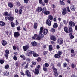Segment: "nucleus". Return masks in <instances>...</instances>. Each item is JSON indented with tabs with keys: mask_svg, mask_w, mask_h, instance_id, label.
<instances>
[{
	"mask_svg": "<svg viewBox=\"0 0 77 77\" xmlns=\"http://www.w3.org/2000/svg\"><path fill=\"white\" fill-rule=\"evenodd\" d=\"M71 66L72 68H74V67H75V65L74 64H72L71 65Z\"/></svg>",
	"mask_w": 77,
	"mask_h": 77,
	"instance_id": "55",
	"label": "nucleus"
},
{
	"mask_svg": "<svg viewBox=\"0 0 77 77\" xmlns=\"http://www.w3.org/2000/svg\"><path fill=\"white\" fill-rule=\"evenodd\" d=\"M34 26V28L35 29H36V28H37V23H35Z\"/></svg>",
	"mask_w": 77,
	"mask_h": 77,
	"instance_id": "44",
	"label": "nucleus"
},
{
	"mask_svg": "<svg viewBox=\"0 0 77 77\" xmlns=\"http://www.w3.org/2000/svg\"><path fill=\"white\" fill-rule=\"evenodd\" d=\"M9 67V64H7V65H5V69H8Z\"/></svg>",
	"mask_w": 77,
	"mask_h": 77,
	"instance_id": "40",
	"label": "nucleus"
},
{
	"mask_svg": "<svg viewBox=\"0 0 77 77\" xmlns=\"http://www.w3.org/2000/svg\"><path fill=\"white\" fill-rule=\"evenodd\" d=\"M25 3H29V0H24Z\"/></svg>",
	"mask_w": 77,
	"mask_h": 77,
	"instance_id": "53",
	"label": "nucleus"
},
{
	"mask_svg": "<svg viewBox=\"0 0 77 77\" xmlns=\"http://www.w3.org/2000/svg\"><path fill=\"white\" fill-rule=\"evenodd\" d=\"M13 59L14 60H17L18 59L17 57V56H16V55L14 56Z\"/></svg>",
	"mask_w": 77,
	"mask_h": 77,
	"instance_id": "36",
	"label": "nucleus"
},
{
	"mask_svg": "<svg viewBox=\"0 0 77 77\" xmlns=\"http://www.w3.org/2000/svg\"><path fill=\"white\" fill-rule=\"evenodd\" d=\"M63 42V40L62 39H59L57 40V43L59 45H62Z\"/></svg>",
	"mask_w": 77,
	"mask_h": 77,
	"instance_id": "5",
	"label": "nucleus"
},
{
	"mask_svg": "<svg viewBox=\"0 0 77 77\" xmlns=\"http://www.w3.org/2000/svg\"><path fill=\"white\" fill-rule=\"evenodd\" d=\"M44 14H45V15H48L50 14V12L48 11H46L45 13H44Z\"/></svg>",
	"mask_w": 77,
	"mask_h": 77,
	"instance_id": "45",
	"label": "nucleus"
},
{
	"mask_svg": "<svg viewBox=\"0 0 77 77\" xmlns=\"http://www.w3.org/2000/svg\"><path fill=\"white\" fill-rule=\"evenodd\" d=\"M70 35V38L71 39H74V37L73 36V35H72V33H70L69 34Z\"/></svg>",
	"mask_w": 77,
	"mask_h": 77,
	"instance_id": "41",
	"label": "nucleus"
},
{
	"mask_svg": "<svg viewBox=\"0 0 77 77\" xmlns=\"http://www.w3.org/2000/svg\"><path fill=\"white\" fill-rule=\"evenodd\" d=\"M64 31L66 33H69L68 30V27H66L64 28Z\"/></svg>",
	"mask_w": 77,
	"mask_h": 77,
	"instance_id": "26",
	"label": "nucleus"
},
{
	"mask_svg": "<svg viewBox=\"0 0 77 77\" xmlns=\"http://www.w3.org/2000/svg\"><path fill=\"white\" fill-rule=\"evenodd\" d=\"M63 66L64 68H66V67H67V66H68V64L66 63L65 62L63 64Z\"/></svg>",
	"mask_w": 77,
	"mask_h": 77,
	"instance_id": "35",
	"label": "nucleus"
},
{
	"mask_svg": "<svg viewBox=\"0 0 77 77\" xmlns=\"http://www.w3.org/2000/svg\"><path fill=\"white\" fill-rule=\"evenodd\" d=\"M26 60L28 62H30V59L29 58L26 59Z\"/></svg>",
	"mask_w": 77,
	"mask_h": 77,
	"instance_id": "48",
	"label": "nucleus"
},
{
	"mask_svg": "<svg viewBox=\"0 0 77 77\" xmlns=\"http://www.w3.org/2000/svg\"><path fill=\"white\" fill-rule=\"evenodd\" d=\"M69 24L70 27H74L75 26V23L72 21H71L69 22Z\"/></svg>",
	"mask_w": 77,
	"mask_h": 77,
	"instance_id": "7",
	"label": "nucleus"
},
{
	"mask_svg": "<svg viewBox=\"0 0 77 77\" xmlns=\"http://www.w3.org/2000/svg\"><path fill=\"white\" fill-rule=\"evenodd\" d=\"M52 69H53V72H54V76L55 77H57L59 75V73H57V69L55 68L54 66H53L52 68Z\"/></svg>",
	"mask_w": 77,
	"mask_h": 77,
	"instance_id": "1",
	"label": "nucleus"
},
{
	"mask_svg": "<svg viewBox=\"0 0 77 77\" xmlns=\"http://www.w3.org/2000/svg\"><path fill=\"white\" fill-rule=\"evenodd\" d=\"M48 19L50 20H53V16L51 15H49L48 17Z\"/></svg>",
	"mask_w": 77,
	"mask_h": 77,
	"instance_id": "24",
	"label": "nucleus"
},
{
	"mask_svg": "<svg viewBox=\"0 0 77 77\" xmlns=\"http://www.w3.org/2000/svg\"><path fill=\"white\" fill-rule=\"evenodd\" d=\"M15 13H18V10L17 9H16L15 10Z\"/></svg>",
	"mask_w": 77,
	"mask_h": 77,
	"instance_id": "60",
	"label": "nucleus"
},
{
	"mask_svg": "<svg viewBox=\"0 0 77 77\" xmlns=\"http://www.w3.org/2000/svg\"><path fill=\"white\" fill-rule=\"evenodd\" d=\"M31 63L32 65H31L30 66L31 67V68H33V65L34 66H35L36 65V62H35L33 61Z\"/></svg>",
	"mask_w": 77,
	"mask_h": 77,
	"instance_id": "9",
	"label": "nucleus"
},
{
	"mask_svg": "<svg viewBox=\"0 0 77 77\" xmlns=\"http://www.w3.org/2000/svg\"><path fill=\"white\" fill-rule=\"evenodd\" d=\"M55 29H54V28H52L51 29V32H53V33H54V32H55Z\"/></svg>",
	"mask_w": 77,
	"mask_h": 77,
	"instance_id": "38",
	"label": "nucleus"
},
{
	"mask_svg": "<svg viewBox=\"0 0 77 77\" xmlns=\"http://www.w3.org/2000/svg\"><path fill=\"white\" fill-rule=\"evenodd\" d=\"M2 44L3 46H6L7 45V42L5 40H2Z\"/></svg>",
	"mask_w": 77,
	"mask_h": 77,
	"instance_id": "8",
	"label": "nucleus"
},
{
	"mask_svg": "<svg viewBox=\"0 0 77 77\" xmlns=\"http://www.w3.org/2000/svg\"><path fill=\"white\" fill-rule=\"evenodd\" d=\"M50 38L51 39H56V37L54 35H50Z\"/></svg>",
	"mask_w": 77,
	"mask_h": 77,
	"instance_id": "39",
	"label": "nucleus"
},
{
	"mask_svg": "<svg viewBox=\"0 0 77 77\" xmlns=\"http://www.w3.org/2000/svg\"><path fill=\"white\" fill-rule=\"evenodd\" d=\"M53 48L52 45H50L49 46V51H51L53 50Z\"/></svg>",
	"mask_w": 77,
	"mask_h": 77,
	"instance_id": "25",
	"label": "nucleus"
},
{
	"mask_svg": "<svg viewBox=\"0 0 77 77\" xmlns=\"http://www.w3.org/2000/svg\"><path fill=\"white\" fill-rule=\"evenodd\" d=\"M36 60L38 62H41V58L40 57H38L36 59Z\"/></svg>",
	"mask_w": 77,
	"mask_h": 77,
	"instance_id": "30",
	"label": "nucleus"
},
{
	"mask_svg": "<svg viewBox=\"0 0 77 77\" xmlns=\"http://www.w3.org/2000/svg\"><path fill=\"white\" fill-rule=\"evenodd\" d=\"M21 14H22V10L20 9L19 10V15H21Z\"/></svg>",
	"mask_w": 77,
	"mask_h": 77,
	"instance_id": "47",
	"label": "nucleus"
},
{
	"mask_svg": "<svg viewBox=\"0 0 77 77\" xmlns=\"http://www.w3.org/2000/svg\"><path fill=\"white\" fill-rule=\"evenodd\" d=\"M8 20H10V21H12L13 20H14V17L12 16H10V17H8Z\"/></svg>",
	"mask_w": 77,
	"mask_h": 77,
	"instance_id": "20",
	"label": "nucleus"
},
{
	"mask_svg": "<svg viewBox=\"0 0 77 77\" xmlns=\"http://www.w3.org/2000/svg\"><path fill=\"white\" fill-rule=\"evenodd\" d=\"M67 12V10L66 8H64L63 10V11L62 12V15H65L66 14V13Z\"/></svg>",
	"mask_w": 77,
	"mask_h": 77,
	"instance_id": "12",
	"label": "nucleus"
},
{
	"mask_svg": "<svg viewBox=\"0 0 77 77\" xmlns=\"http://www.w3.org/2000/svg\"><path fill=\"white\" fill-rule=\"evenodd\" d=\"M75 54H71V57H74L75 56Z\"/></svg>",
	"mask_w": 77,
	"mask_h": 77,
	"instance_id": "52",
	"label": "nucleus"
},
{
	"mask_svg": "<svg viewBox=\"0 0 77 77\" xmlns=\"http://www.w3.org/2000/svg\"><path fill=\"white\" fill-rule=\"evenodd\" d=\"M44 66L46 68H48L49 66V64L47 63H45L44 64Z\"/></svg>",
	"mask_w": 77,
	"mask_h": 77,
	"instance_id": "37",
	"label": "nucleus"
},
{
	"mask_svg": "<svg viewBox=\"0 0 77 77\" xmlns=\"http://www.w3.org/2000/svg\"><path fill=\"white\" fill-rule=\"evenodd\" d=\"M28 66H29V64H28V63H27L26 65L25 66V68H28Z\"/></svg>",
	"mask_w": 77,
	"mask_h": 77,
	"instance_id": "54",
	"label": "nucleus"
},
{
	"mask_svg": "<svg viewBox=\"0 0 77 77\" xmlns=\"http://www.w3.org/2000/svg\"><path fill=\"white\" fill-rule=\"evenodd\" d=\"M60 5H65V3H64V2H63V1H60Z\"/></svg>",
	"mask_w": 77,
	"mask_h": 77,
	"instance_id": "46",
	"label": "nucleus"
},
{
	"mask_svg": "<svg viewBox=\"0 0 77 77\" xmlns=\"http://www.w3.org/2000/svg\"><path fill=\"white\" fill-rule=\"evenodd\" d=\"M47 9H46V8H44L43 9V13H45Z\"/></svg>",
	"mask_w": 77,
	"mask_h": 77,
	"instance_id": "42",
	"label": "nucleus"
},
{
	"mask_svg": "<svg viewBox=\"0 0 77 77\" xmlns=\"http://www.w3.org/2000/svg\"><path fill=\"white\" fill-rule=\"evenodd\" d=\"M5 23L3 22L0 21V26H5Z\"/></svg>",
	"mask_w": 77,
	"mask_h": 77,
	"instance_id": "28",
	"label": "nucleus"
},
{
	"mask_svg": "<svg viewBox=\"0 0 77 77\" xmlns=\"http://www.w3.org/2000/svg\"><path fill=\"white\" fill-rule=\"evenodd\" d=\"M36 39H41V36L40 35L37 36Z\"/></svg>",
	"mask_w": 77,
	"mask_h": 77,
	"instance_id": "63",
	"label": "nucleus"
},
{
	"mask_svg": "<svg viewBox=\"0 0 77 77\" xmlns=\"http://www.w3.org/2000/svg\"><path fill=\"white\" fill-rule=\"evenodd\" d=\"M35 74H39V69H35Z\"/></svg>",
	"mask_w": 77,
	"mask_h": 77,
	"instance_id": "15",
	"label": "nucleus"
},
{
	"mask_svg": "<svg viewBox=\"0 0 77 77\" xmlns=\"http://www.w3.org/2000/svg\"><path fill=\"white\" fill-rule=\"evenodd\" d=\"M33 52H34L32 54L34 57H37L38 56H39V54H36V53L35 52H35H34V51H33Z\"/></svg>",
	"mask_w": 77,
	"mask_h": 77,
	"instance_id": "22",
	"label": "nucleus"
},
{
	"mask_svg": "<svg viewBox=\"0 0 77 77\" xmlns=\"http://www.w3.org/2000/svg\"><path fill=\"white\" fill-rule=\"evenodd\" d=\"M47 51H45L43 52V55H45H45L47 54Z\"/></svg>",
	"mask_w": 77,
	"mask_h": 77,
	"instance_id": "49",
	"label": "nucleus"
},
{
	"mask_svg": "<svg viewBox=\"0 0 77 77\" xmlns=\"http://www.w3.org/2000/svg\"><path fill=\"white\" fill-rule=\"evenodd\" d=\"M23 48L24 51H27V49L26 48V46H23Z\"/></svg>",
	"mask_w": 77,
	"mask_h": 77,
	"instance_id": "34",
	"label": "nucleus"
},
{
	"mask_svg": "<svg viewBox=\"0 0 77 77\" xmlns=\"http://www.w3.org/2000/svg\"><path fill=\"white\" fill-rule=\"evenodd\" d=\"M43 69L44 71H47V68L46 67H43Z\"/></svg>",
	"mask_w": 77,
	"mask_h": 77,
	"instance_id": "43",
	"label": "nucleus"
},
{
	"mask_svg": "<svg viewBox=\"0 0 77 77\" xmlns=\"http://www.w3.org/2000/svg\"><path fill=\"white\" fill-rule=\"evenodd\" d=\"M53 20L54 21H56V17H54Z\"/></svg>",
	"mask_w": 77,
	"mask_h": 77,
	"instance_id": "59",
	"label": "nucleus"
},
{
	"mask_svg": "<svg viewBox=\"0 0 77 77\" xmlns=\"http://www.w3.org/2000/svg\"><path fill=\"white\" fill-rule=\"evenodd\" d=\"M26 48L27 49H29V45H27L26 46Z\"/></svg>",
	"mask_w": 77,
	"mask_h": 77,
	"instance_id": "62",
	"label": "nucleus"
},
{
	"mask_svg": "<svg viewBox=\"0 0 77 77\" xmlns=\"http://www.w3.org/2000/svg\"><path fill=\"white\" fill-rule=\"evenodd\" d=\"M71 53H74V49H72L71 51Z\"/></svg>",
	"mask_w": 77,
	"mask_h": 77,
	"instance_id": "61",
	"label": "nucleus"
},
{
	"mask_svg": "<svg viewBox=\"0 0 77 77\" xmlns=\"http://www.w3.org/2000/svg\"><path fill=\"white\" fill-rule=\"evenodd\" d=\"M25 74L28 76L29 77H31V74H30V72L28 70H27L25 71Z\"/></svg>",
	"mask_w": 77,
	"mask_h": 77,
	"instance_id": "6",
	"label": "nucleus"
},
{
	"mask_svg": "<svg viewBox=\"0 0 77 77\" xmlns=\"http://www.w3.org/2000/svg\"><path fill=\"white\" fill-rule=\"evenodd\" d=\"M40 30L39 32L40 34H42V32H43V30H44V28H43V27H41Z\"/></svg>",
	"mask_w": 77,
	"mask_h": 77,
	"instance_id": "23",
	"label": "nucleus"
},
{
	"mask_svg": "<svg viewBox=\"0 0 77 77\" xmlns=\"http://www.w3.org/2000/svg\"><path fill=\"white\" fill-rule=\"evenodd\" d=\"M16 66H18V62H16L15 63Z\"/></svg>",
	"mask_w": 77,
	"mask_h": 77,
	"instance_id": "64",
	"label": "nucleus"
},
{
	"mask_svg": "<svg viewBox=\"0 0 77 77\" xmlns=\"http://www.w3.org/2000/svg\"><path fill=\"white\" fill-rule=\"evenodd\" d=\"M72 28L71 26H70L69 28L68 32L69 33H72Z\"/></svg>",
	"mask_w": 77,
	"mask_h": 77,
	"instance_id": "16",
	"label": "nucleus"
},
{
	"mask_svg": "<svg viewBox=\"0 0 77 77\" xmlns=\"http://www.w3.org/2000/svg\"><path fill=\"white\" fill-rule=\"evenodd\" d=\"M36 11L38 12H41L42 11V8L41 7H38L37 8Z\"/></svg>",
	"mask_w": 77,
	"mask_h": 77,
	"instance_id": "11",
	"label": "nucleus"
},
{
	"mask_svg": "<svg viewBox=\"0 0 77 77\" xmlns=\"http://www.w3.org/2000/svg\"><path fill=\"white\" fill-rule=\"evenodd\" d=\"M48 33V30L47 29H45L43 30V34L44 35H47Z\"/></svg>",
	"mask_w": 77,
	"mask_h": 77,
	"instance_id": "17",
	"label": "nucleus"
},
{
	"mask_svg": "<svg viewBox=\"0 0 77 77\" xmlns=\"http://www.w3.org/2000/svg\"><path fill=\"white\" fill-rule=\"evenodd\" d=\"M58 27V25L56 23H55L53 25V28H54L56 29V28H57V27Z\"/></svg>",
	"mask_w": 77,
	"mask_h": 77,
	"instance_id": "19",
	"label": "nucleus"
},
{
	"mask_svg": "<svg viewBox=\"0 0 77 77\" xmlns=\"http://www.w3.org/2000/svg\"><path fill=\"white\" fill-rule=\"evenodd\" d=\"M33 51L29 50L27 51V53L26 54V55L27 56H30L31 55L33 54Z\"/></svg>",
	"mask_w": 77,
	"mask_h": 77,
	"instance_id": "2",
	"label": "nucleus"
},
{
	"mask_svg": "<svg viewBox=\"0 0 77 77\" xmlns=\"http://www.w3.org/2000/svg\"><path fill=\"white\" fill-rule=\"evenodd\" d=\"M10 24L11 27H15V24L13 22H11Z\"/></svg>",
	"mask_w": 77,
	"mask_h": 77,
	"instance_id": "27",
	"label": "nucleus"
},
{
	"mask_svg": "<svg viewBox=\"0 0 77 77\" xmlns=\"http://www.w3.org/2000/svg\"><path fill=\"white\" fill-rule=\"evenodd\" d=\"M5 62V61L3 59H1L0 60V63L1 64H3Z\"/></svg>",
	"mask_w": 77,
	"mask_h": 77,
	"instance_id": "31",
	"label": "nucleus"
},
{
	"mask_svg": "<svg viewBox=\"0 0 77 77\" xmlns=\"http://www.w3.org/2000/svg\"><path fill=\"white\" fill-rule=\"evenodd\" d=\"M57 66H59V67H60V66H61V63H60V62H59L58 63Z\"/></svg>",
	"mask_w": 77,
	"mask_h": 77,
	"instance_id": "50",
	"label": "nucleus"
},
{
	"mask_svg": "<svg viewBox=\"0 0 77 77\" xmlns=\"http://www.w3.org/2000/svg\"><path fill=\"white\" fill-rule=\"evenodd\" d=\"M11 12L8 13L7 12H5L3 13V15L4 16H6V17H10L11 15Z\"/></svg>",
	"mask_w": 77,
	"mask_h": 77,
	"instance_id": "4",
	"label": "nucleus"
},
{
	"mask_svg": "<svg viewBox=\"0 0 77 77\" xmlns=\"http://www.w3.org/2000/svg\"><path fill=\"white\" fill-rule=\"evenodd\" d=\"M75 8L74 5H71V6L70 7V9L72 11H75Z\"/></svg>",
	"mask_w": 77,
	"mask_h": 77,
	"instance_id": "18",
	"label": "nucleus"
},
{
	"mask_svg": "<svg viewBox=\"0 0 77 77\" xmlns=\"http://www.w3.org/2000/svg\"><path fill=\"white\" fill-rule=\"evenodd\" d=\"M54 57L56 59H59L60 58V56L57 54H56L54 55Z\"/></svg>",
	"mask_w": 77,
	"mask_h": 77,
	"instance_id": "21",
	"label": "nucleus"
},
{
	"mask_svg": "<svg viewBox=\"0 0 77 77\" xmlns=\"http://www.w3.org/2000/svg\"><path fill=\"white\" fill-rule=\"evenodd\" d=\"M20 74L22 75H23V76H24V75H25V74H24L23 72H20Z\"/></svg>",
	"mask_w": 77,
	"mask_h": 77,
	"instance_id": "57",
	"label": "nucleus"
},
{
	"mask_svg": "<svg viewBox=\"0 0 77 77\" xmlns=\"http://www.w3.org/2000/svg\"><path fill=\"white\" fill-rule=\"evenodd\" d=\"M8 6L10 8H13L14 6L11 3H8Z\"/></svg>",
	"mask_w": 77,
	"mask_h": 77,
	"instance_id": "32",
	"label": "nucleus"
},
{
	"mask_svg": "<svg viewBox=\"0 0 77 77\" xmlns=\"http://www.w3.org/2000/svg\"><path fill=\"white\" fill-rule=\"evenodd\" d=\"M38 35L36 34L34 35V36L32 37V39H36Z\"/></svg>",
	"mask_w": 77,
	"mask_h": 77,
	"instance_id": "29",
	"label": "nucleus"
},
{
	"mask_svg": "<svg viewBox=\"0 0 77 77\" xmlns=\"http://www.w3.org/2000/svg\"><path fill=\"white\" fill-rule=\"evenodd\" d=\"M57 54L60 57V56H61V55H62V52H61V51H58V52H57Z\"/></svg>",
	"mask_w": 77,
	"mask_h": 77,
	"instance_id": "33",
	"label": "nucleus"
},
{
	"mask_svg": "<svg viewBox=\"0 0 77 77\" xmlns=\"http://www.w3.org/2000/svg\"><path fill=\"white\" fill-rule=\"evenodd\" d=\"M5 57L6 59H8V57H9L8 54H9V50L6 49L5 51Z\"/></svg>",
	"mask_w": 77,
	"mask_h": 77,
	"instance_id": "3",
	"label": "nucleus"
},
{
	"mask_svg": "<svg viewBox=\"0 0 77 77\" xmlns=\"http://www.w3.org/2000/svg\"><path fill=\"white\" fill-rule=\"evenodd\" d=\"M13 50H15L17 49V47L15 46H13Z\"/></svg>",
	"mask_w": 77,
	"mask_h": 77,
	"instance_id": "51",
	"label": "nucleus"
},
{
	"mask_svg": "<svg viewBox=\"0 0 77 77\" xmlns=\"http://www.w3.org/2000/svg\"><path fill=\"white\" fill-rule=\"evenodd\" d=\"M9 73L8 72H7V71L6 72H5V75L7 76H8V75H9Z\"/></svg>",
	"mask_w": 77,
	"mask_h": 77,
	"instance_id": "56",
	"label": "nucleus"
},
{
	"mask_svg": "<svg viewBox=\"0 0 77 77\" xmlns=\"http://www.w3.org/2000/svg\"><path fill=\"white\" fill-rule=\"evenodd\" d=\"M16 3L17 4V6H21V4L19 2H17Z\"/></svg>",
	"mask_w": 77,
	"mask_h": 77,
	"instance_id": "58",
	"label": "nucleus"
},
{
	"mask_svg": "<svg viewBox=\"0 0 77 77\" xmlns=\"http://www.w3.org/2000/svg\"><path fill=\"white\" fill-rule=\"evenodd\" d=\"M31 44L33 47H35L37 45V43L35 41H33L31 42Z\"/></svg>",
	"mask_w": 77,
	"mask_h": 77,
	"instance_id": "13",
	"label": "nucleus"
},
{
	"mask_svg": "<svg viewBox=\"0 0 77 77\" xmlns=\"http://www.w3.org/2000/svg\"><path fill=\"white\" fill-rule=\"evenodd\" d=\"M14 35L15 38H17L20 36V33L18 32H15L14 33Z\"/></svg>",
	"mask_w": 77,
	"mask_h": 77,
	"instance_id": "10",
	"label": "nucleus"
},
{
	"mask_svg": "<svg viewBox=\"0 0 77 77\" xmlns=\"http://www.w3.org/2000/svg\"><path fill=\"white\" fill-rule=\"evenodd\" d=\"M46 24L49 26H51V22L49 19H48L46 21Z\"/></svg>",
	"mask_w": 77,
	"mask_h": 77,
	"instance_id": "14",
	"label": "nucleus"
}]
</instances>
